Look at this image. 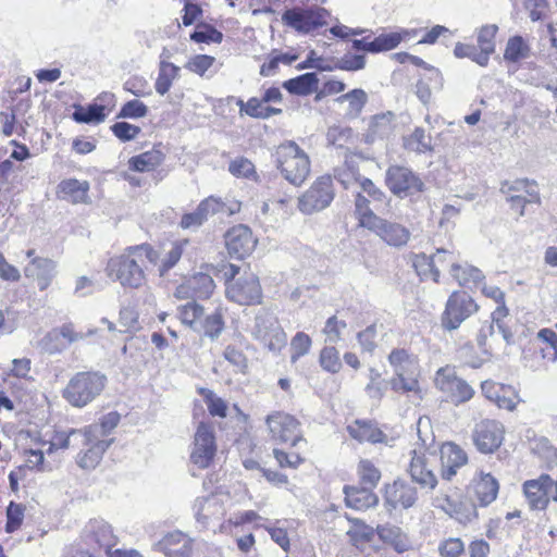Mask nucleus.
Segmentation results:
<instances>
[{
	"mask_svg": "<svg viewBox=\"0 0 557 557\" xmlns=\"http://www.w3.org/2000/svg\"><path fill=\"white\" fill-rule=\"evenodd\" d=\"M508 308L505 305V300L498 302V306L491 314V322L494 326L497 327L498 332L502 334L503 341L507 346H510L515 343L513 333L505 323L504 319L508 315Z\"/></svg>",
	"mask_w": 557,
	"mask_h": 557,
	"instance_id": "nucleus-46",
	"label": "nucleus"
},
{
	"mask_svg": "<svg viewBox=\"0 0 557 557\" xmlns=\"http://www.w3.org/2000/svg\"><path fill=\"white\" fill-rule=\"evenodd\" d=\"M312 341L310 336L304 332H297L290 342V362L296 363L297 360L307 355L311 348Z\"/></svg>",
	"mask_w": 557,
	"mask_h": 557,
	"instance_id": "nucleus-57",
	"label": "nucleus"
},
{
	"mask_svg": "<svg viewBox=\"0 0 557 557\" xmlns=\"http://www.w3.org/2000/svg\"><path fill=\"white\" fill-rule=\"evenodd\" d=\"M396 114L392 111H386L372 116L367 133L364 134V141L367 144H374L377 140L389 138L395 131Z\"/></svg>",
	"mask_w": 557,
	"mask_h": 557,
	"instance_id": "nucleus-23",
	"label": "nucleus"
},
{
	"mask_svg": "<svg viewBox=\"0 0 557 557\" xmlns=\"http://www.w3.org/2000/svg\"><path fill=\"white\" fill-rule=\"evenodd\" d=\"M450 272L461 286H467L470 283L476 285L484 278L483 272L472 265L461 267L457 263H453Z\"/></svg>",
	"mask_w": 557,
	"mask_h": 557,
	"instance_id": "nucleus-47",
	"label": "nucleus"
},
{
	"mask_svg": "<svg viewBox=\"0 0 557 557\" xmlns=\"http://www.w3.org/2000/svg\"><path fill=\"white\" fill-rule=\"evenodd\" d=\"M498 27L494 24L482 26L478 33V48L480 49L481 66H486L491 54L495 51V36Z\"/></svg>",
	"mask_w": 557,
	"mask_h": 557,
	"instance_id": "nucleus-32",
	"label": "nucleus"
},
{
	"mask_svg": "<svg viewBox=\"0 0 557 557\" xmlns=\"http://www.w3.org/2000/svg\"><path fill=\"white\" fill-rule=\"evenodd\" d=\"M349 521L352 525L347 531V535L355 546L370 543L372 541L376 530L359 519H349Z\"/></svg>",
	"mask_w": 557,
	"mask_h": 557,
	"instance_id": "nucleus-48",
	"label": "nucleus"
},
{
	"mask_svg": "<svg viewBox=\"0 0 557 557\" xmlns=\"http://www.w3.org/2000/svg\"><path fill=\"white\" fill-rule=\"evenodd\" d=\"M104 106L91 103L87 107L74 106L72 119L81 124H99L106 120Z\"/></svg>",
	"mask_w": 557,
	"mask_h": 557,
	"instance_id": "nucleus-35",
	"label": "nucleus"
},
{
	"mask_svg": "<svg viewBox=\"0 0 557 557\" xmlns=\"http://www.w3.org/2000/svg\"><path fill=\"white\" fill-rule=\"evenodd\" d=\"M434 382L447 400L456 406L469 401L474 396L473 387L449 367L440 368Z\"/></svg>",
	"mask_w": 557,
	"mask_h": 557,
	"instance_id": "nucleus-7",
	"label": "nucleus"
},
{
	"mask_svg": "<svg viewBox=\"0 0 557 557\" xmlns=\"http://www.w3.org/2000/svg\"><path fill=\"white\" fill-rule=\"evenodd\" d=\"M523 492L531 509L544 510L552 500V478L541 474L535 480H528L523 484Z\"/></svg>",
	"mask_w": 557,
	"mask_h": 557,
	"instance_id": "nucleus-18",
	"label": "nucleus"
},
{
	"mask_svg": "<svg viewBox=\"0 0 557 557\" xmlns=\"http://www.w3.org/2000/svg\"><path fill=\"white\" fill-rule=\"evenodd\" d=\"M178 317L183 324L193 331H198L201 319L203 318L205 308L195 300L178 307Z\"/></svg>",
	"mask_w": 557,
	"mask_h": 557,
	"instance_id": "nucleus-41",
	"label": "nucleus"
},
{
	"mask_svg": "<svg viewBox=\"0 0 557 557\" xmlns=\"http://www.w3.org/2000/svg\"><path fill=\"white\" fill-rule=\"evenodd\" d=\"M481 391L488 400L500 409L512 411L520 400L518 393L510 385L484 381L481 384Z\"/></svg>",
	"mask_w": 557,
	"mask_h": 557,
	"instance_id": "nucleus-20",
	"label": "nucleus"
},
{
	"mask_svg": "<svg viewBox=\"0 0 557 557\" xmlns=\"http://www.w3.org/2000/svg\"><path fill=\"white\" fill-rule=\"evenodd\" d=\"M319 78L317 73L308 72L287 79L283 83V87L292 95L308 96L317 91Z\"/></svg>",
	"mask_w": 557,
	"mask_h": 557,
	"instance_id": "nucleus-31",
	"label": "nucleus"
},
{
	"mask_svg": "<svg viewBox=\"0 0 557 557\" xmlns=\"http://www.w3.org/2000/svg\"><path fill=\"white\" fill-rule=\"evenodd\" d=\"M347 327L344 320H339L336 315L330 317L324 325L323 332L326 335V342L336 344L342 341V332Z\"/></svg>",
	"mask_w": 557,
	"mask_h": 557,
	"instance_id": "nucleus-59",
	"label": "nucleus"
},
{
	"mask_svg": "<svg viewBox=\"0 0 557 557\" xmlns=\"http://www.w3.org/2000/svg\"><path fill=\"white\" fill-rule=\"evenodd\" d=\"M199 394L203 397L208 411L213 417L225 418L227 414V405L218 397L211 389L200 388Z\"/></svg>",
	"mask_w": 557,
	"mask_h": 557,
	"instance_id": "nucleus-52",
	"label": "nucleus"
},
{
	"mask_svg": "<svg viewBox=\"0 0 557 557\" xmlns=\"http://www.w3.org/2000/svg\"><path fill=\"white\" fill-rule=\"evenodd\" d=\"M187 244V242H176L172 245L170 251L165 255V257L162 259L161 264L159 267V275L165 276L166 273L173 269L180 259L182 258L184 246Z\"/></svg>",
	"mask_w": 557,
	"mask_h": 557,
	"instance_id": "nucleus-56",
	"label": "nucleus"
},
{
	"mask_svg": "<svg viewBox=\"0 0 557 557\" xmlns=\"http://www.w3.org/2000/svg\"><path fill=\"white\" fill-rule=\"evenodd\" d=\"M225 247L231 258L244 260L250 256L258 243L252 231L245 224H238L226 231Z\"/></svg>",
	"mask_w": 557,
	"mask_h": 557,
	"instance_id": "nucleus-14",
	"label": "nucleus"
},
{
	"mask_svg": "<svg viewBox=\"0 0 557 557\" xmlns=\"http://www.w3.org/2000/svg\"><path fill=\"white\" fill-rule=\"evenodd\" d=\"M391 247L401 248L410 239V231L400 223L379 218L369 228Z\"/></svg>",
	"mask_w": 557,
	"mask_h": 557,
	"instance_id": "nucleus-17",
	"label": "nucleus"
},
{
	"mask_svg": "<svg viewBox=\"0 0 557 557\" xmlns=\"http://www.w3.org/2000/svg\"><path fill=\"white\" fill-rule=\"evenodd\" d=\"M77 432H84V429H71L67 432H55L52 440L49 442V446L46 450L47 454L53 453L55 449H66L71 445V441L73 440H79V443L82 444V438Z\"/></svg>",
	"mask_w": 557,
	"mask_h": 557,
	"instance_id": "nucleus-54",
	"label": "nucleus"
},
{
	"mask_svg": "<svg viewBox=\"0 0 557 557\" xmlns=\"http://www.w3.org/2000/svg\"><path fill=\"white\" fill-rule=\"evenodd\" d=\"M358 472L362 486L372 490L381 479L380 470L370 460H361L358 466Z\"/></svg>",
	"mask_w": 557,
	"mask_h": 557,
	"instance_id": "nucleus-53",
	"label": "nucleus"
},
{
	"mask_svg": "<svg viewBox=\"0 0 557 557\" xmlns=\"http://www.w3.org/2000/svg\"><path fill=\"white\" fill-rule=\"evenodd\" d=\"M180 75V67L175 64L161 60L159 63L158 77L154 89L160 96H164L171 88L173 81Z\"/></svg>",
	"mask_w": 557,
	"mask_h": 557,
	"instance_id": "nucleus-36",
	"label": "nucleus"
},
{
	"mask_svg": "<svg viewBox=\"0 0 557 557\" xmlns=\"http://www.w3.org/2000/svg\"><path fill=\"white\" fill-rule=\"evenodd\" d=\"M197 333L202 334L205 337L215 341L222 334L225 327L223 314L220 309H215L210 314H205L200 321Z\"/></svg>",
	"mask_w": 557,
	"mask_h": 557,
	"instance_id": "nucleus-34",
	"label": "nucleus"
},
{
	"mask_svg": "<svg viewBox=\"0 0 557 557\" xmlns=\"http://www.w3.org/2000/svg\"><path fill=\"white\" fill-rule=\"evenodd\" d=\"M264 101L262 98L251 97L245 102L242 99L237 100V106L239 107L240 115H248L253 119L267 120L273 115L282 114V109L264 106Z\"/></svg>",
	"mask_w": 557,
	"mask_h": 557,
	"instance_id": "nucleus-29",
	"label": "nucleus"
},
{
	"mask_svg": "<svg viewBox=\"0 0 557 557\" xmlns=\"http://www.w3.org/2000/svg\"><path fill=\"white\" fill-rule=\"evenodd\" d=\"M320 366L330 373H337L342 369L339 352L334 346H325L320 352Z\"/></svg>",
	"mask_w": 557,
	"mask_h": 557,
	"instance_id": "nucleus-55",
	"label": "nucleus"
},
{
	"mask_svg": "<svg viewBox=\"0 0 557 557\" xmlns=\"http://www.w3.org/2000/svg\"><path fill=\"white\" fill-rule=\"evenodd\" d=\"M332 177H318L309 189L298 198V209L304 214H312L327 208L334 199Z\"/></svg>",
	"mask_w": 557,
	"mask_h": 557,
	"instance_id": "nucleus-9",
	"label": "nucleus"
},
{
	"mask_svg": "<svg viewBox=\"0 0 557 557\" xmlns=\"http://www.w3.org/2000/svg\"><path fill=\"white\" fill-rule=\"evenodd\" d=\"M230 173L235 177L257 181V172L255 164L245 157H238L228 164Z\"/></svg>",
	"mask_w": 557,
	"mask_h": 557,
	"instance_id": "nucleus-51",
	"label": "nucleus"
},
{
	"mask_svg": "<svg viewBox=\"0 0 557 557\" xmlns=\"http://www.w3.org/2000/svg\"><path fill=\"white\" fill-rule=\"evenodd\" d=\"M411 459L408 467L411 481L421 488L433 491L437 485V478L428 466V459L422 453L411 451Z\"/></svg>",
	"mask_w": 557,
	"mask_h": 557,
	"instance_id": "nucleus-22",
	"label": "nucleus"
},
{
	"mask_svg": "<svg viewBox=\"0 0 557 557\" xmlns=\"http://www.w3.org/2000/svg\"><path fill=\"white\" fill-rule=\"evenodd\" d=\"M385 184L391 193L399 199L419 197L425 190V184L410 168L394 164L385 173Z\"/></svg>",
	"mask_w": 557,
	"mask_h": 557,
	"instance_id": "nucleus-4",
	"label": "nucleus"
},
{
	"mask_svg": "<svg viewBox=\"0 0 557 557\" xmlns=\"http://www.w3.org/2000/svg\"><path fill=\"white\" fill-rule=\"evenodd\" d=\"M347 431L349 435L362 442L383 443L386 435L371 421L356 420L354 424L348 425Z\"/></svg>",
	"mask_w": 557,
	"mask_h": 557,
	"instance_id": "nucleus-28",
	"label": "nucleus"
},
{
	"mask_svg": "<svg viewBox=\"0 0 557 557\" xmlns=\"http://www.w3.org/2000/svg\"><path fill=\"white\" fill-rule=\"evenodd\" d=\"M389 382L384 380L381 373L371 368L369 373V383L366 385L367 395L376 401H380L388 389Z\"/></svg>",
	"mask_w": 557,
	"mask_h": 557,
	"instance_id": "nucleus-49",
	"label": "nucleus"
},
{
	"mask_svg": "<svg viewBox=\"0 0 557 557\" xmlns=\"http://www.w3.org/2000/svg\"><path fill=\"white\" fill-rule=\"evenodd\" d=\"M216 454V443L213 428L205 422L197 426L193 448L190 451V461L199 469L208 468Z\"/></svg>",
	"mask_w": 557,
	"mask_h": 557,
	"instance_id": "nucleus-11",
	"label": "nucleus"
},
{
	"mask_svg": "<svg viewBox=\"0 0 557 557\" xmlns=\"http://www.w3.org/2000/svg\"><path fill=\"white\" fill-rule=\"evenodd\" d=\"M376 533L384 543L392 545L399 553L407 550L409 547L407 535L397 525H377Z\"/></svg>",
	"mask_w": 557,
	"mask_h": 557,
	"instance_id": "nucleus-33",
	"label": "nucleus"
},
{
	"mask_svg": "<svg viewBox=\"0 0 557 557\" xmlns=\"http://www.w3.org/2000/svg\"><path fill=\"white\" fill-rule=\"evenodd\" d=\"M329 15L330 12L322 7L314 5L306 9L295 7L283 12L282 22L298 33L308 34L325 25Z\"/></svg>",
	"mask_w": 557,
	"mask_h": 557,
	"instance_id": "nucleus-8",
	"label": "nucleus"
},
{
	"mask_svg": "<svg viewBox=\"0 0 557 557\" xmlns=\"http://www.w3.org/2000/svg\"><path fill=\"white\" fill-rule=\"evenodd\" d=\"M276 168L294 186H300L310 173V160L307 153L292 140L281 144L275 151Z\"/></svg>",
	"mask_w": 557,
	"mask_h": 557,
	"instance_id": "nucleus-3",
	"label": "nucleus"
},
{
	"mask_svg": "<svg viewBox=\"0 0 557 557\" xmlns=\"http://www.w3.org/2000/svg\"><path fill=\"white\" fill-rule=\"evenodd\" d=\"M194 296L197 299H208L213 294L215 283L210 274L198 272L188 278Z\"/></svg>",
	"mask_w": 557,
	"mask_h": 557,
	"instance_id": "nucleus-44",
	"label": "nucleus"
},
{
	"mask_svg": "<svg viewBox=\"0 0 557 557\" xmlns=\"http://www.w3.org/2000/svg\"><path fill=\"white\" fill-rule=\"evenodd\" d=\"M404 147L409 151L425 153L433 150L432 137L422 127H416L407 137H404Z\"/></svg>",
	"mask_w": 557,
	"mask_h": 557,
	"instance_id": "nucleus-40",
	"label": "nucleus"
},
{
	"mask_svg": "<svg viewBox=\"0 0 557 557\" xmlns=\"http://www.w3.org/2000/svg\"><path fill=\"white\" fill-rule=\"evenodd\" d=\"M252 334L273 354H278L286 346V333L274 313L267 309H261L256 315Z\"/></svg>",
	"mask_w": 557,
	"mask_h": 557,
	"instance_id": "nucleus-5",
	"label": "nucleus"
},
{
	"mask_svg": "<svg viewBox=\"0 0 557 557\" xmlns=\"http://www.w3.org/2000/svg\"><path fill=\"white\" fill-rule=\"evenodd\" d=\"M108 377L100 371H82L74 374L63 391L64 399L76 408H84L101 395Z\"/></svg>",
	"mask_w": 557,
	"mask_h": 557,
	"instance_id": "nucleus-2",
	"label": "nucleus"
},
{
	"mask_svg": "<svg viewBox=\"0 0 557 557\" xmlns=\"http://www.w3.org/2000/svg\"><path fill=\"white\" fill-rule=\"evenodd\" d=\"M159 253L149 244L129 246L124 253L108 260L106 273L123 287L137 289L146 283V261L156 263Z\"/></svg>",
	"mask_w": 557,
	"mask_h": 557,
	"instance_id": "nucleus-1",
	"label": "nucleus"
},
{
	"mask_svg": "<svg viewBox=\"0 0 557 557\" xmlns=\"http://www.w3.org/2000/svg\"><path fill=\"white\" fill-rule=\"evenodd\" d=\"M25 506L22 504H16L11 502L7 507V523H5V532L13 533L23 523L24 520Z\"/></svg>",
	"mask_w": 557,
	"mask_h": 557,
	"instance_id": "nucleus-58",
	"label": "nucleus"
},
{
	"mask_svg": "<svg viewBox=\"0 0 557 557\" xmlns=\"http://www.w3.org/2000/svg\"><path fill=\"white\" fill-rule=\"evenodd\" d=\"M34 268L32 275L36 276L40 290L46 289L55 275L57 264L48 258H34L30 262Z\"/></svg>",
	"mask_w": 557,
	"mask_h": 557,
	"instance_id": "nucleus-37",
	"label": "nucleus"
},
{
	"mask_svg": "<svg viewBox=\"0 0 557 557\" xmlns=\"http://www.w3.org/2000/svg\"><path fill=\"white\" fill-rule=\"evenodd\" d=\"M440 459L441 475L446 481H450L457 474L458 469L468 462L466 451L451 442L444 443L441 446Z\"/></svg>",
	"mask_w": 557,
	"mask_h": 557,
	"instance_id": "nucleus-21",
	"label": "nucleus"
},
{
	"mask_svg": "<svg viewBox=\"0 0 557 557\" xmlns=\"http://www.w3.org/2000/svg\"><path fill=\"white\" fill-rule=\"evenodd\" d=\"M498 491V481L491 473L481 471L479 478L474 479V493L480 506L486 507L492 504L496 499Z\"/></svg>",
	"mask_w": 557,
	"mask_h": 557,
	"instance_id": "nucleus-27",
	"label": "nucleus"
},
{
	"mask_svg": "<svg viewBox=\"0 0 557 557\" xmlns=\"http://www.w3.org/2000/svg\"><path fill=\"white\" fill-rule=\"evenodd\" d=\"M121 416L116 411H110L103 414L99 423H94L84 428V432H77L82 438V445H89L94 440H103L120 423Z\"/></svg>",
	"mask_w": 557,
	"mask_h": 557,
	"instance_id": "nucleus-24",
	"label": "nucleus"
},
{
	"mask_svg": "<svg viewBox=\"0 0 557 557\" xmlns=\"http://www.w3.org/2000/svg\"><path fill=\"white\" fill-rule=\"evenodd\" d=\"M271 437L280 443L290 442L292 446H297L304 438L300 434L299 421L283 411H275L265 419Z\"/></svg>",
	"mask_w": 557,
	"mask_h": 557,
	"instance_id": "nucleus-12",
	"label": "nucleus"
},
{
	"mask_svg": "<svg viewBox=\"0 0 557 557\" xmlns=\"http://www.w3.org/2000/svg\"><path fill=\"white\" fill-rule=\"evenodd\" d=\"M396 375L409 374L416 367V359L406 349H393L388 356Z\"/></svg>",
	"mask_w": 557,
	"mask_h": 557,
	"instance_id": "nucleus-45",
	"label": "nucleus"
},
{
	"mask_svg": "<svg viewBox=\"0 0 557 557\" xmlns=\"http://www.w3.org/2000/svg\"><path fill=\"white\" fill-rule=\"evenodd\" d=\"M148 113V107L140 100L134 99L125 102L120 112L117 113L119 119H139L146 116Z\"/></svg>",
	"mask_w": 557,
	"mask_h": 557,
	"instance_id": "nucleus-62",
	"label": "nucleus"
},
{
	"mask_svg": "<svg viewBox=\"0 0 557 557\" xmlns=\"http://www.w3.org/2000/svg\"><path fill=\"white\" fill-rule=\"evenodd\" d=\"M163 153L160 150L152 149L143 152L129 159V168L136 172H150L159 166L163 161Z\"/></svg>",
	"mask_w": 557,
	"mask_h": 557,
	"instance_id": "nucleus-38",
	"label": "nucleus"
},
{
	"mask_svg": "<svg viewBox=\"0 0 557 557\" xmlns=\"http://www.w3.org/2000/svg\"><path fill=\"white\" fill-rule=\"evenodd\" d=\"M371 200L362 193L357 191L355 195V215L358 220V225L363 228H369L380 216L374 213L370 208Z\"/></svg>",
	"mask_w": 557,
	"mask_h": 557,
	"instance_id": "nucleus-39",
	"label": "nucleus"
},
{
	"mask_svg": "<svg viewBox=\"0 0 557 557\" xmlns=\"http://www.w3.org/2000/svg\"><path fill=\"white\" fill-rule=\"evenodd\" d=\"M226 298L242 306L258 305L262 300V288L259 277L253 274H245L233 284H227Z\"/></svg>",
	"mask_w": 557,
	"mask_h": 557,
	"instance_id": "nucleus-13",
	"label": "nucleus"
},
{
	"mask_svg": "<svg viewBox=\"0 0 557 557\" xmlns=\"http://www.w3.org/2000/svg\"><path fill=\"white\" fill-rule=\"evenodd\" d=\"M83 542L94 550H104L116 545V536L111 525L102 519L89 520L82 531Z\"/></svg>",
	"mask_w": 557,
	"mask_h": 557,
	"instance_id": "nucleus-16",
	"label": "nucleus"
},
{
	"mask_svg": "<svg viewBox=\"0 0 557 557\" xmlns=\"http://www.w3.org/2000/svg\"><path fill=\"white\" fill-rule=\"evenodd\" d=\"M472 440L480 453L491 454L503 443L504 426L496 420H482L475 424L472 432Z\"/></svg>",
	"mask_w": 557,
	"mask_h": 557,
	"instance_id": "nucleus-15",
	"label": "nucleus"
},
{
	"mask_svg": "<svg viewBox=\"0 0 557 557\" xmlns=\"http://www.w3.org/2000/svg\"><path fill=\"white\" fill-rule=\"evenodd\" d=\"M418 500V491L409 482L397 479L385 488V502L393 509L401 507L403 509L411 508Z\"/></svg>",
	"mask_w": 557,
	"mask_h": 557,
	"instance_id": "nucleus-19",
	"label": "nucleus"
},
{
	"mask_svg": "<svg viewBox=\"0 0 557 557\" xmlns=\"http://www.w3.org/2000/svg\"><path fill=\"white\" fill-rule=\"evenodd\" d=\"M240 210L238 202H233L230 206L222 201L220 198L210 196L197 206L195 211L183 214L180 226L184 230L198 228L200 227L209 216L216 213H226L233 215Z\"/></svg>",
	"mask_w": 557,
	"mask_h": 557,
	"instance_id": "nucleus-10",
	"label": "nucleus"
},
{
	"mask_svg": "<svg viewBox=\"0 0 557 557\" xmlns=\"http://www.w3.org/2000/svg\"><path fill=\"white\" fill-rule=\"evenodd\" d=\"M89 188L90 185L88 181L66 178L58 184L57 194L60 199L71 203H89Z\"/></svg>",
	"mask_w": 557,
	"mask_h": 557,
	"instance_id": "nucleus-25",
	"label": "nucleus"
},
{
	"mask_svg": "<svg viewBox=\"0 0 557 557\" xmlns=\"http://www.w3.org/2000/svg\"><path fill=\"white\" fill-rule=\"evenodd\" d=\"M334 177L344 188H348L352 181L358 183L361 175L358 173V169L352 161H346L343 168L335 169Z\"/></svg>",
	"mask_w": 557,
	"mask_h": 557,
	"instance_id": "nucleus-61",
	"label": "nucleus"
},
{
	"mask_svg": "<svg viewBox=\"0 0 557 557\" xmlns=\"http://www.w3.org/2000/svg\"><path fill=\"white\" fill-rule=\"evenodd\" d=\"M338 102H348V109L346 115L356 119L362 112L364 106L368 102V95L361 88H355L347 94H344L337 98Z\"/></svg>",
	"mask_w": 557,
	"mask_h": 557,
	"instance_id": "nucleus-42",
	"label": "nucleus"
},
{
	"mask_svg": "<svg viewBox=\"0 0 557 557\" xmlns=\"http://www.w3.org/2000/svg\"><path fill=\"white\" fill-rule=\"evenodd\" d=\"M360 193L366 194L373 202L383 205L387 197L385 193L377 187L370 178L361 176L359 180Z\"/></svg>",
	"mask_w": 557,
	"mask_h": 557,
	"instance_id": "nucleus-63",
	"label": "nucleus"
},
{
	"mask_svg": "<svg viewBox=\"0 0 557 557\" xmlns=\"http://www.w3.org/2000/svg\"><path fill=\"white\" fill-rule=\"evenodd\" d=\"M401 39V35L395 32L379 35L372 39L374 53L389 51L396 48L400 44Z\"/></svg>",
	"mask_w": 557,
	"mask_h": 557,
	"instance_id": "nucleus-60",
	"label": "nucleus"
},
{
	"mask_svg": "<svg viewBox=\"0 0 557 557\" xmlns=\"http://www.w3.org/2000/svg\"><path fill=\"white\" fill-rule=\"evenodd\" d=\"M495 327L493 323L485 321L476 335V345L481 350V354L486 358L493 356L494 349L497 348V341L495 338Z\"/></svg>",
	"mask_w": 557,
	"mask_h": 557,
	"instance_id": "nucleus-43",
	"label": "nucleus"
},
{
	"mask_svg": "<svg viewBox=\"0 0 557 557\" xmlns=\"http://www.w3.org/2000/svg\"><path fill=\"white\" fill-rule=\"evenodd\" d=\"M114 438L110 440H94L89 444V448L83 454L78 455L77 465L85 470L95 469L102 459L103 454L113 444Z\"/></svg>",
	"mask_w": 557,
	"mask_h": 557,
	"instance_id": "nucleus-30",
	"label": "nucleus"
},
{
	"mask_svg": "<svg viewBox=\"0 0 557 557\" xmlns=\"http://www.w3.org/2000/svg\"><path fill=\"white\" fill-rule=\"evenodd\" d=\"M478 310L479 306L469 294L466 292H454L448 297L442 314V327L448 332L455 331Z\"/></svg>",
	"mask_w": 557,
	"mask_h": 557,
	"instance_id": "nucleus-6",
	"label": "nucleus"
},
{
	"mask_svg": "<svg viewBox=\"0 0 557 557\" xmlns=\"http://www.w3.org/2000/svg\"><path fill=\"white\" fill-rule=\"evenodd\" d=\"M190 39L195 42L220 44L223 40V34L210 24H198L190 34Z\"/></svg>",
	"mask_w": 557,
	"mask_h": 557,
	"instance_id": "nucleus-50",
	"label": "nucleus"
},
{
	"mask_svg": "<svg viewBox=\"0 0 557 557\" xmlns=\"http://www.w3.org/2000/svg\"><path fill=\"white\" fill-rule=\"evenodd\" d=\"M110 128L113 135L123 143L135 139L141 132L139 126L133 125L128 122H116Z\"/></svg>",
	"mask_w": 557,
	"mask_h": 557,
	"instance_id": "nucleus-64",
	"label": "nucleus"
},
{
	"mask_svg": "<svg viewBox=\"0 0 557 557\" xmlns=\"http://www.w3.org/2000/svg\"><path fill=\"white\" fill-rule=\"evenodd\" d=\"M345 503L348 507L356 510H366L374 507L379 503L377 496L372 488L366 486L345 485L343 488Z\"/></svg>",
	"mask_w": 557,
	"mask_h": 557,
	"instance_id": "nucleus-26",
	"label": "nucleus"
}]
</instances>
